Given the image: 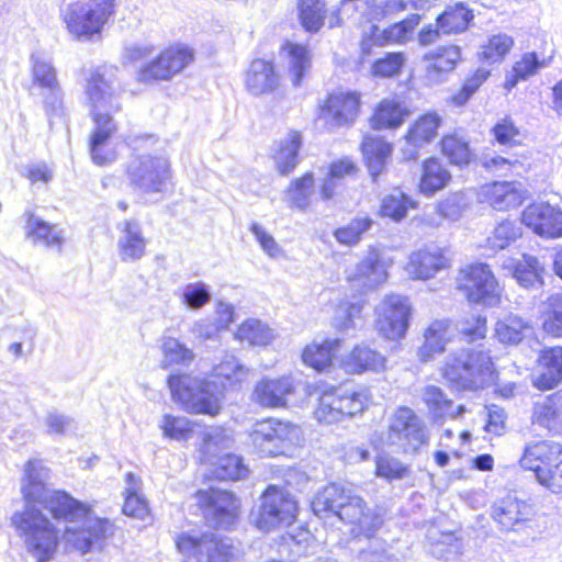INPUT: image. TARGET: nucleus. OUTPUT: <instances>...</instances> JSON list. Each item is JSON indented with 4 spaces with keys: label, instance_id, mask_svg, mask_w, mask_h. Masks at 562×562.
<instances>
[{
    "label": "nucleus",
    "instance_id": "obj_1",
    "mask_svg": "<svg viewBox=\"0 0 562 562\" xmlns=\"http://www.w3.org/2000/svg\"><path fill=\"white\" fill-rule=\"evenodd\" d=\"M46 472V468L40 461H29L25 464L21 484L25 508L12 516L13 527H52L48 518L36 504L44 505L57 520L85 524L98 520L99 527H105L108 520L93 517V512L87 504L77 501L64 491H49L45 484Z\"/></svg>",
    "mask_w": 562,
    "mask_h": 562
},
{
    "label": "nucleus",
    "instance_id": "obj_2",
    "mask_svg": "<svg viewBox=\"0 0 562 562\" xmlns=\"http://www.w3.org/2000/svg\"><path fill=\"white\" fill-rule=\"evenodd\" d=\"M86 93L91 108L94 131L90 139V155L94 164L104 166L115 159L113 151H105L104 145L116 131L112 114L121 110L119 95L112 83L98 70L88 79Z\"/></svg>",
    "mask_w": 562,
    "mask_h": 562
},
{
    "label": "nucleus",
    "instance_id": "obj_3",
    "mask_svg": "<svg viewBox=\"0 0 562 562\" xmlns=\"http://www.w3.org/2000/svg\"><path fill=\"white\" fill-rule=\"evenodd\" d=\"M315 516L333 515L342 522L359 527H376L383 522L385 509L381 506L367 508L364 501L350 487L331 483L319 491L311 502Z\"/></svg>",
    "mask_w": 562,
    "mask_h": 562
},
{
    "label": "nucleus",
    "instance_id": "obj_4",
    "mask_svg": "<svg viewBox=\"0 0 562 562\" xmlns=\"http://www.w3.org/2000/svg\"><path fill=\"white\" fill-rule=\"evenodd\" d=\"M442 375L451 389L477 391L494 383L496 371L488 350L462 348L446 358Z\"/></svg>",
    "mask_w": 562,
    "mask_h": 562
},
{
    "label": "nucleus",
    "instance_id": "obj_5",
    "mask_svg": "<svg viewBox=\"0 0 562 562\" xmlns=\"http://www.w3.org/2000/svg\"><path fill=\"white\" fill-rule=\"evenodd\" d=\"M115 8V0H78L65 4L60 9V16L75 38L91 41L101 34L114 15Z\"/></svg>",
    "mask_w": 562,
    "mask_h": 562
},
{
    "label": "nucleus",
    "instance_id": "obj_6",
    "mask_svg": "<svg viewBox=\"0 0 562 562\" xmlns=\"http://www.w3.org/2000/svg\"><path fill=\"white\" fill-rule=\"evenodd\" d=\"M167 382L172 400L187 412L211 416L218 413L221 406L215 383L190 374H171Z\"/></svg>",
    "mask_w": 562,
    "mask_h": 562
},
{
    "label": "nucleus",
    "instance_id": "obj_7",
    "mask_svg": "<svg viewBox=\"0 0 562 562\" xmlns=\"http://www.w3.org/2000/svg\"><path fill=\"white\" fill-rule=\"evenodd\" d=\"M125 176L133 191L148 195L166 191L171 169L162 156L139 155L126 164Z\"/></svg>",
    "mask_w": 562,
    "mask_h": 562
},
{
    "label": "nucleus",
    "instance_id": "obj_8",
    "mask_svg": "<svg viewBox=\"0 0 562 562\" xmlns=\"http://www.w3.org/2000/svg\"><path fill=\"white\" fill-rule=\"evenodd\" d=\"M299 437L300 429L295 425L273 418L256 423L249 435L254 449L261 457L285 454Z\"/></svg>",
    "mask_w": 562,
    "mask_h": 562
},
{
    "label": "nucleus",
    "instance_id": "obj_9",
    "mask_svg": "<svg viewBox=\"0 0 562 562\" xmlns=\"http://www.w3.org/2000/svg\"><path fill=\"white\" fill-rule=\"evenodd\" d=\"M385 442L405 453H415L428 442L424 422L416 413L400 406L390 417Z\"/></svg>",
    "mask_w": 562,
    "mask_h": 562
},
{
    "label": "nucleus",
    "instance_id": "obj_10",
    "mask_svg": "<svg viewBox=\"0 0 562 562\" xmlns=\"http://www.w3.org/2000/svg\"><path fill=\"white\" fill-rule=\"evenodd\" d=\"M183 562H228L234 554L232 540L221 538L213 532L198 537L182 532L176 540Z\"/></svg>",
    "mask_w": 562,
    "mask_h": 562
},
{
    "label": "nucleus",
    "instance_id": "obj_11",
    "mask_svg": "<svg viewBox=\"0 0 562 562\" xmlns=\"http://www.w3.org/2000/svg\"><path fill=\"white\" fill-rule=\"evenodd\" d=\"M457 284L470 303L495 306L499 302L501 288L486 263H474L461 269Z\"/></svg>",
    "mask_w": 562,
    "mask_h": 562
},
{
    "label": "nucleus",
    "instance_id": "obj_12",
    "mask_svg": "<svg viewBox=\"0 0 562 562\" xmlns=\"http://www.w3.org/2000/svg\"><path fill=\"white\" fill-rule=\"evenodd\" d=\"M367 395L347 385L333 387L322 393L315 417L324 424H333L352 417L366 407Z\"/></svg>",
    "mask_w": 562,
    "mask_h": 562
},
{
    "label": "nucleus",
    "instance_id": "obj_13",
    "mask_svg": "<svg viewBox=\"0 0 562 562\" xmlns=\"http://www.w3.org/2000/svg\"><path fill=\"white\" fill-rule=\"evenodd\" d=\"M297 503L277 486L270 485L261 495V504L250 517L255 527H290L296 520Z\"/></svg>",
    "mask_w": 562,
    "mask_h": 562
},
{
    "label": "nucleus",
    "instance_id": "obj_14",
    "mask_svg": "<svg viewBox=\"0 0 562 562\" xmlns=\"http://www.w3.org/2000/svg\"><path fill=\"white\" fill-rule=\"evenodd\" d=\"M195 498L207 522L216 526L235 524L240 504L232 492L212 487L198 491Z\"/></svg>",
    "mask_w": 562,
    "mask_h": 562
},
{
    "label": "nucleus",
    "instance_id": "obj_15",
    "mask_svg": "<svg viewBox=\"0 0 562 562\" xmlns=\"http://www.w3.org/2000/svg\"><path fill=\"white\" fill-rule=\"evenodd\" d=\"M193 58V49L186 45L169 47L156 59L142 67L137 74V79L144 83L169 80L184 69Z\"/></svg>",
    "mask_w": 562,
    "mask_h": 562
},
{
    "label": "nucleus",
    "instance_id": "obj_16",
    "mask_svg": "<svg viewBox=\"0 0 562 562\" xmlns=\"http://www.w3.org/2000/svg\"><path fill=\"white\" fill-rule=\"evenodd\" d=\"M375 326L378 331L387 339L402 338L409 325L411 306L407 297L392 294L385 296L376 307Z\"/></svg>",
    "mask_w": 562,
    "mask_h": 562
},
{
    "label": "nucleus",
    "instance_id": "obj_17",
    "mask_svg": "<svg viewBox=\"0 0 562 562\" xmlns=\"http://www.w3.org/2000/svg\"><path fill=\"white\" fill-rule=\"evenodd\" d=\"M360 95L356 92H334L321 106L318 120L328 131L351 126L359 114Z\"/></svg>",
    "mask_w": 562,
    "mask_h": 562
},
{
    "label": "nucleus",
    "instance_id": "obj_18",
    "mask_svg": "<svg viewBox=\"0 0 562 562\" xmlns=\"http://www.w3.org/2000/svg\"><path fill=\"white\" fill-rule=\"evenodd\" d=\"M521 222L541 237H562V210L547 202L528 205L522 212Z\"/></svg>",
    "mask_w": 562,
    "mask_h": 562
},
{
    "label": "nucleus",
    "instance_id": "obj_19",
    "mask_svg": "<svg viewBox=\"0 0 562 562\" xmlns=\"http://www.w3.org/2000/svg\"><path fill=\"white\" fill-rule=\"evenodd\" d=\"M562 445L551 440H540L527 443L519 460L521 468L535 473L537 481L542 476V471L552 468V464L561 458Z\"/></svg>",
    "mask_w": 562,
    "mask_h": 562
},
{
    "label": "nucleus",
    "instance_id": "obj_20",
    "mask_svg": "<svg viewBox=\"0 0 562 562\" xmlns=\"http://www.w3.org/2000/svg\"><path fill=\"white\" fill-rule=\"evenodd\" d=\"M119 232L117 252L123 262H134L142 259L146 251L147 240L140 224L136 220H124L116 224Z\"/></svg>",
    "mask_w": 562,
    "mask_h": 562
},
{
    "label": "nucleus",
    "instance_id": "obj_21",
    "mask_svg": "<svg viewBox=\"0 0 562 562\" xmlns=\"http://www.w3.org/2000/svg\"><path fill=\"white\" fill-rule=\"evenodd\" d=\"M386 278V270L375 250H370L368 256L349 271L347 276V280L353 288L363 291L376 288Z\"/></svg>",
    "mask_w": 562,
    "mask_h": 562
},
{
    "label": "nucleus",
    "instance_id": "obj_22",
    "mask_svg": "<svg viewBox=\"0 0 562 562\" xmlns=\"http://www.w3.org/2000/svg\"><path fill=\"white\" fill-rule=\"evenodd\" d=\"M26 551L36 562H48L59 544L58 529H20Z\"/></svg>",
    "mask_w": 562,
    "mask_h": 562
},
{
    "label": "nucleus",
    "instance_id": "obj_23",
    "mask_svg": "<svg viewBox=\"0 0 562 562\" xmlns=\"http://www.w3.org/2000/svg\"><path fill=\"white\" fill-rule=\"evenodd\" d=\"M448 265L449 260L443 250L437 246H429L411 255L407 272L415 279L427 280L446 269Z\"/></svg>",
    "mask_w": 562,
    "mask_h": 562
},
{
    "label": "nucleus",
    "instance_id": "obj_24",
    "mask_svg": "<svg viewBox=\"0 0 562 562\" xmlns=\"http://www.w3.org/2000/svg\"><path fill=\"white\" fill-rule=\"evenodd\" d=\"M245 83L250 94L259 97L276 91L280 83V77L273 63L255 59L246 72Z\"/></svg>",
    "mask_w": 562,
    "mask_h": 562
},
{
    "label": "nucleus",
    "instance_id": "obj_25",
    "mask_svg": "<svg viewBox=\"0 0 562 562\" xmlns=\"http://www.w3.org/2000/svg\"><path fill=\"white\" fill-rule=\"evenodd\" d=\"M482 195L496 211H508L519 206L525 196L521 184L509 181H495L483 187Z\"/></svg>",
    "mask_w": 562,
    "mask_h": 562
},
{
    "label": "nucleus",
    "instance_id": "obj_26",
    "mask_svg": "<svg viewBox=\"0 0 562 562\" xmlns=\"http://www.w3.org/2000/svg\"><path fill=\"white\" fill-rule=\"evenodd\" d=\"M294 392L290 378L262 380L254 390V401L262 407L278 408L286 405V396Z\"/></svg>",
    "mask_w": 562,
    "mask_h": 562
},
{
    "label": "nucleus",
    "instance_id": "obj_27",
    "mask_svg": "<svg viewBox=\"0 0 562 562\" xmlns=\"http://www.w3.org/2000/svg\"><path fill=\"white\" fill-rule=\"evenodd\" d=\"M427 548L438 559L450 561L462 554V538L454 530L427 529Z\"/></svg>",
    "mask_w": 562,
    "mask_h": 562
},
{
    "label": "nucleus",
    "instance_id": "obj_28",
    "mask_svg": "<svg viewBox=\"0 0 562 562\" xmlns=\"http://www.w3.org/2000/svg\"><path fill=\"white\" fill-rule=\"evenodd\" d=\"M540 371L533 385L540 390L555 387L562 381V347H552L542 351L539 360Z\"/></svg>",
    "mask_w": 562,
    "mask_h": 562
},
{
    "label": "nucleus",
    "instance_id": "obj_29",
    "mask_svg": "<svg viewBox=\"0 0 562 562\" xmlns=\"http://www.w3.org/2000/svg\"><path fill=\"white\" fill-rule=\"evenodd\" d=\"M461 58L460 48L454 45L440 46L424 55L427 61L426 74L432 81H441L442 76L452 71Z\"/></svg>",
    "mask_w": 562,
    "mask_h": 562
},
{
    "label": "nucleus",
    "instance_id": "obj_30",
    "mask_svg": "<svg viewBox=\"0 0 562 562\" xmlns=\"http://www.w3.org/2000/svg\"><path fill=\"white\" fill-rule=\"evenodd\" d=\"M544 274H547L544 265L537 257L526 254L516 262L513 270V277L517 283L527 290L541 289L544 285Z\"/></svg>",
    "mask_w": 562,
    "mask_h": 562
},
{
    "label": "nucleus",
    "instance_id": "obj_31",
    "mask_svg": "<svg viewBox=\"0 0 562 562\" xmlns=\"http://www.w3.org/2000/svg\"><path fill=\"white\" fill-rule=\"evenodd\" d=\"M532 424L549 430L562 424V391L537 401L532 409Z\"/></svg>",
    "mask_w": 562,
    "mask_h": 562
},
{
    "label": "nucleus",
    "instance_id": "obj_32",
    "mask_svg": "<svg viewBox=\"0 0 562 562\" xmlns=\"http://www.w3.org/2000/svg\"><path fill=\"white\" fill-rule=\"evenodd\" d=\"M450 326L448 319H437L429 325L424 335L425 342L418 351L422 361H428L435 355L443 352L450 340Z\"/></svg>",
    "mask_w": 562,
    "mask_h": 562
},
{
    "label": "nucleus",
    "instance_id": "obj_33",
    "mask_svg": "<svg viewBox=\"0 0 562 562\" xmlns=\"http://www.w3.org/2000/svg\"><path fill=\"white\" fill-rule=\"evenodd\" d=\"M26 233L34 243H41L46 247L61 249L64 243L63 231L56 225L34 216L33 213L26 212Z\"/></svg>",
    "mask_w": 562,
    "mask_h": 562
},
{
    "label": "nucleus",
    "instance_id": "obj_34",
    "mask_svg": "<svg viewBox=\"0 0 562 562\" xmlns=\"http://www.w3.org/2000/svg\"><path fill=\"white\" fill-rule=\"evenodd\" d=\"M295 11L300 25L307 33H317L325 24L327 7L324 0H296Z\"/></svg>",
    "mask_w": 562,
    "mask_h": 562
},
{
    "label": "nucleus",
    "instance_id": "obj_35",
    "mask_svg": "<svg viewBox=\"0 0 562 562\" xmlns=\"http://www.w3.org/2000/svg\"><path fill=\"white\" fill-rule=\"evenodd\" d=\"M530 513L531 508L526 502L507 497L493 506L492 517L495 522L508 527L526 521Z\"/></svg>",
    "mask_w": 562,
    "mask_h": 562
},
{
    "label": "nucleus",
    "instance_id": "obj_36",
    "mask_svg": "<svg viewBox=\"0 0 562 562\" xmlns=\"http://www.w3.org/2000/svg\"><path fill=\"white\" fill-rule=\"evenodd\" d=\"M385 358L378 351L357 346L345 358L344 368L349 373H362L367 370L378 371L384 367Z\"/></svg>",
    "mask_w": 562,
    "mask_h": 562
},
{
    "label": "nucleus",
    "instance_id": "obj_37",
    "mask_svg": "<svg viewBox=\"0 0 562 562\" xmlns=\"http://www.w3.org/2000/svg\"><path fill=\"white\" fill-rule=\"evenodd\" d=\"M302 146V136L299 132H290L279 142L274 154L277 169L282 176L292 172L299 164V151Z\"/></svg>",
    "mask_w": 562,
    "mask_h": 562
},
{
    "label": "nucleus",
    "instance_id": "obj_38",
    "mask_svg": "<svg viewBox=\"0 0 562 562\" xmlns=\"http://www.w3.org/2000/svg\"><path fill=\"white\" fill-rule=\"evenodd\" d=\"M409 111L397 99H384L375 110L372 126L376 130L396 128L403 124Z\"/></svg>",
    "mask_w": 562,
    "mask_h": 562
},
{
    "label": "nucleus",
    "instance_id": "obj_39",
    "mask_svg": "<svg viewBox=\"0 0 562 562\" xmlns=\"http://www.w3.org/2000/svg\"><path fill=\"white\" fill-rule=\"evenodd\" d=\"M362 153L368 170L371 177L375 179L383 171L392 153V146L384 139L368 136L362 142Z\"/></svg>",
    "mask_w": 562,
    "mask_h": 562
},
{
    "label": "nucleus",
    "instance_id": "obj_40",
    "mask_svg": "<svg viewBox=\"0 0 562 562\" xmlns=\"http://www.w3.org/2000/svg\"><path fill=\"white\" fill-rule=\"evenodd\" d=\"M357 2L356 9L370 21H380L390 15L404 11L403 1L400 0H341L342 10Z\"/></svg>",
    "mask_w": 562,
    "mask_h": 562
},
{
    "label": "nucleus",
    "instance_id": "obj_41",
    "mask_svg": "<svg viewBox=\"0 0 562 562\" xmlns=\"http://www.w3.org/2000/svg\"><path fill=\"white\" fill-rule=\"evenodd\" d=\"M205 463L211 467V475L221 481L241 480L248 473V469L245 467L243 459L232 453H224Z\"/></svg>",
    "mask_w": 562,
    "mask_h": 562
},
{
    "label": "nucleus",
    "instance_id": "obj_42",
    "mask_svg": "<svg viewBox=\"0 0 562 562\" xmlns=\"http://www.w3.org/2000/svg\"><path fill=\"white\" fill-rule=\"evenodd\" d=\"M527 333H531L530 322L518 315H506L495 324V336L505 345L519 344Z\"/></svg>",
    "mask_w": 562,
    "mask_h": 562
},
{
    "label": "nucleus",
    "instance_id": "obj_43",
    "mask_svg": "<svg viewBox=\"0 0 562 562\" xmlns=\"http://www.w3.org/2000/svg\"><path fill=\"white\" fill-rule=\"evenodd\" d=\"M313 192L314 176L306 172L291 182L284 192V202L291 209L305 211L311 205Z\"/></svg>",
    "mask_w": 562,
    "mask_h": 562
},
{
    "label": "nucleus",
    "instance_id": "obj_44",
    "mask_svg": "<svg viewBox=\"0 0 562 562\" xmlns=\"http://www.w3.org/2000/svg\"><path fill=\"white\" fill-rule=\"evenodd\" d=\"M420 398L435 423H443L452 414V401L436 385H426L420 390Z\"/></svg>",
    "mask_w": 562,
    "mask_h": 562
},
{
    "label": "nucleus",
    "instance_id": "obj_45",
    "mask_svg": "<svg viewBox=\"0 0 562 562\" xmlns=\"http://www.w3.org/2000/svg\"><path fill=\"white\" fill-rule=\"evenodd\" d=\"M125 502L122 512L125 516L144 519L148 516L149 509L146 499L138 493L140 480L132 472L126 474Z\"/></svg>",
    "mask_w": 562,
    "mask_h": 562
},
{
    "label": "nucleus",
    "instance_id": "obj_46",
    "mask_svg": "<svg viewBox=\"0 0 562 562\" xmlns=\"http://www.w3.org/2000/svg\"><path fill=\"white\" fill-rule=\"evenodd\" d=\"M32 80L34 88L41 90L60 86L57 78V70L50 57L44 53L35 52L31 55Z\"/></svg>",
    "mask_w": 562,
    "mask_h": 562
},
{
    "label": "nucleus",
    "instance_id": "obj_47",
    "mask_svg": "<svg viewBox=\"0 0 562 562\" xmlns=\"http://www.w3.org/2000/svg\"><path fill=\"white\" fill-rule=\"evenodd\" d=\"M233 445V438L228 431L221 427L207 429L202 437L201 460L203 462L212 461Z\"/></svg>",
    "mask_w": 562,
    "mask_h": 562
},
{
    "label": "nucleus",
    "instance_id": "obj_48",
    "mask_svg": "<svg viewBox=\"0 0 562 562\" xmlns=\"http://www.w3.org/2000/svg\"><path fill=\"white\" fill-rule=\"evenodd\" d=\"M473 19L472 10L464 3L458 2L448 7L442 14L437 18V25L443 33H459L464 31Z\"/></svg>",
    "mask_w": 562,
    "mask_h": 562
},
{
    "label": "nucleus",
    "instance_id": "obj_49",
    "mask_svg": "<svg viewBox=\"0 0 562 562\" xmlns=\"http://www.w3.org/2000/svg\"><path fill=\"white\" fill-rule=\"evenodd\" d=\"M451 176L449 171L436 158L427 159L423 166V176L420 179V191L428 195L445 188Z\"/></svg>",
    "mask_w": 562,
    "mask_h": 562
},
{
    "label": "nucleus",
    "instance_id": "obj_50",
    "mask_svg": "<svg viewBox=\"0 0 562 562\" xmlns=\"http://www.w3.org/2000/svg\"><path fill=\"white\" fill-rule=\"evenodd\" d=\"M235 338L249 346H267L274 338V334L267 324L249 318L238 327Z\"/></svg>",
    "mask_w": 562,
    "mask_h": 562
},
{
    "label": "nucleus",
    "instance_id": "obj_51",
    "mask_svg": "<svg viewBox=\"0 0 562 562\" xmlns=\"http://www.w3.org/2000/svg\"><path fill=\"white\" fill-rule=\"evenodd\" d=\"M441 119L436 113H427L419 117L409 128L407 139L416 147L432 142L438 134Z\"/></svg>",
    "mask_w": 562,
    "mask_h": 562
},
{
    "label": "nucleus",
    "instance_id": "obj_52",
    "mask_svg": "<svg viewBox=\"0 0 562 562\" xmlns=\"http://www.w3.org/2000/svg\"><path fill=\"white\" fill-rule=\"evenodd\" d=\"M338 345L339 339L325 340L323 344L314 342L305 347L302 359L316 371H324L331 364L334 350Z\"/></svg>",
    "mask_w": 562,
    "mask_h": 562
},
{
    "label": "nucleus",
    "instance_id": "obj_53",
    "mask_svg": "<svg viewBox=\"0 0 562 562\" xmlns=\"http://www.w3.org/2000/svg\"><path fill=\"white\" fill-rule=\"evenodd\" d=\"M288 49L291 81L294 87H299L311 67V54L305 46L300 44L290 43Z\"/></svg>",
    "mask_w": 562,
    "mask_h": 562
},
{
    "label": "nucleus",
    "instance_id": "obj_54",
    "mask_svg": "<svg viewBox=\"0 0 562 562\" xmlns=\"http://www.w3.org/2000/svg\"><path fill=\"white\" fill-rule=\"evenodd\" d=\"M106 529H65L64 538L81 553L93 550L105 537Z\"/></svg>",
    "mask_w": 562,
    "mask_h": 562
},
{
    "label": "nucleus",
    "instance_id": "obj_55",
    "mask_svg": "<svg viewBox=\"0 0 562 562\" xmlns=\"http://www.w3.org/2000/svg\"><path fill=\"white\" fill-rule=\"evenodd\" d=\"M373 224L374 221L370 216L359 215L352 218L346 226L337 228L334 235L340 244L348 246L356 245Z\"/></svg>",
    "mask_w": 562,
    "mask_h": 562
},
{
    "label": "nucleus",
    "instance_id": "obj_56",
    "mask_svg": "<svg viewBox=\"0 0 562 562\" xmlns=\"http://www.w3.org/2000/svg\"><path fill=\"white\" fill-rule=\"evenodd\" d=\"M215 378L222 379L223 386H234L247 379L248 369L234 356H226L225 359L213 368Z\"/></svg>",
    "mask_w": 562,
    "mask_h": 562
},
{
    "label": "nucleus",
    "instance_id": "obj_57",
    "mask_svg": "<svg viewBox=\"0 0 562 562\" xmlns=\"http://www.w3.org/2000/svg\"><path fill=\"white\" fill-rule=\"evenodd\" d=\"M419 22V14H411L406 19L392 24L387 29L381 30V34L379 36L384 37L385 45L404 44L411 40L413 32Z\"/></svg>",
    "mask_w": 562,
    "mask_h": 562
},
{
    "label": "nucleus",
    "instance_id": "obj_58",
    "mask_svg": "<svg viewBox=\"0 0 562 562\" xmlns=\"http://www.w3.org/2000/svg\"><path fill=\"white\" fill-rule=\"evenodd\" d=\"M164 358L161 367L167 369L173 364L189 366L193 358V351L181 344L178 339L168 337L161 345Z\"/></svg>",
    "mask_w": 562,
    "mask_h": 562
},
{
    "label": "nucleus",
    "instance_id": "obj_59",
    "mask_svg": "<svg viewBox=\"0 0 562 562\" xmlns=\"http://www.w3.org/2000/svg\"><path fill=\"white\" fill-rule=\"evenodd\" d=\"M521 236L520 226L514 221L499 223L486 239V246L492 250H502Z\"/></svg>",
    "mask_w": 562,
    "mask_h": 562
},
{
    "label": "nucleus",
    "instance_id": "obj_60",
    "mask_svg": "<svg viewBox=\"0 0 562 562\" xmlns=\"http://www.w3.org/2000/svg\"><path fill=\"white\" fill-rule=\"evenodd\" d=\"M543 66L544 63L539 61L536 53L525 54L520 60L515 63L512 72L506 76L505 87L508 90L513 89L519 80H525L535 75Z\"/></svg>",
    "mask_w": 562,
    "mask_h": 562
},
{
    "label": "nucleus",
    "instance_id": "obj_61",
    "mask_svg": "<svg viewBox=\"0 0 562 562\" xmlns=\"http://www.w3.org/2000/svg\"><path fill=\"white\" fill-rule=\"evenodd\" d=\"M544 305V331L554 337H562V293L548 296Z\"/></svg>",
    "mask_w": 562,
    "mask_h": 562
},
{
    "label": "nucleus",
    "instance_id": "obj_62",
    "mask_svg": "<svg viewBox=\"0 0 562 562\" xmlns=\"http://www.w3.org/2000/svg\"><path fill=\"white\" fill-rule=\"evenodd\" d=\"M409 207H415V203L403 192L395 191L382 200L381 214L394 221H401L406 216Z\"/></svg>",
    "mask_w": 562,
    "mask_h": 562
},
{
    "label": "nucleus",
    "instance_id": "obj_63",
    "mask_svg": "<svg viewBox=\"0 0 562 562\" xmlns=\"http://www.w3.org/2000/svg\"><path fill=\"white\" fill-rule=\"evenodd\" d=\"M443 155L451 164L463 166L471 160V150L467 142L454 135L445 136L441 140Z\"/></svg>",
    "mask_w": 562,
    "mask_h": 562
},
{
    "label": "nucleus",
    "instance_id": "obj_64",
    "mask_svg": "<svg viewBox=\"0 0 562 562\" xmlns=\"http://www.w3.org/2000/svg\"><path fill=\"white\" fill-rule=\"evenodd\" d=\"M183 304L190 310H201L212 300L210 286L198 281L191 282L183 286L181 293Z\"/></svg>",
    "mask_w": 562,
    "mask_h": 562
}]
</instances>
